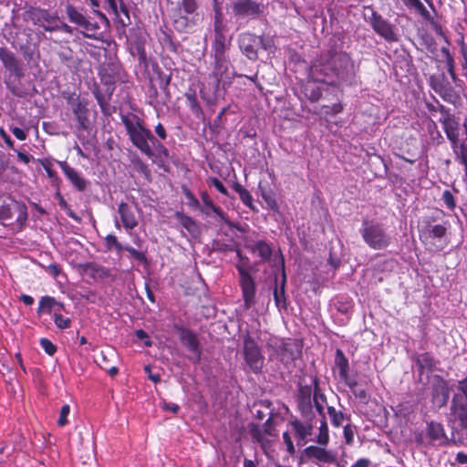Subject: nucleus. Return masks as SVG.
Segmentation results:
<instances>
[{"instance_id":"nucleus-13","label":"nucleus","mask_w":467,"mask_h":467,"mask_svg":"<svg viewBox=\"0 0 467 467\" xmlns=\"http://www.w3.org/2000/svg\"><path fill=\"white\" fill-rule=\"evenodd\" d=\"M177 331L181 343L191 353L188 359L193 364H199L202 360V348L197 335L184 327H177Z\"/></svg>"},{"instance_id":"nucleus-28","label":"nucleus","mask_w":467,"mask_h":467,"mask_svg":"<svg viewBox=\"0 0 467 467\" xmlns=\"http://www.w3.org/2000/svg\"><path fill=\"white\" fill-rule=\"evenodd\" d=\"M277 282V278L275 277V283ZM285 283H286V275L285 272V263L284 259H282V281L280 284V288L277 287V285L275 284V289H274V300L275 302V305L278 307L286 308V296H285Z\"/></svg>"},{"instance_id":"nucleus-26","label":"nucleus","mask_w":467,"mask_h":467,"mask_svg":"<svg viewBox=\"0 0 467 467\" xmlns=\"http://www.w3.org/2000/svg\"><path fill=\"white\" fill-rule=\"evenodd\" d=\"M82 267L83 271L93 280H104L111 275L109 268L94 262L87 263Z\"/></svg>"},{"instance_id":"nucleus-11","label":"nucleus","mask_w":467,"mask_h":467,"mask_svg":"<svg viewBox=\"0 0 467 467\" xmlns=\"http://www.w3.org/2000/svg\"><path fill=\"white\" fill-rule=\"evenodd\" d=\"M17 213L16 224L18 231H21L27 221V208L25 203L17 202L12 198H6L0 203V221L5 223V221L11 220L14 213Z\"/></svg>"},{"instance_id":"nucleus-59","label":"nucleus","mask_w":467,"mask_h":467,"mask_svg":"<svg viewBox=\"0 0 467 467\" xmlns=\"http://www.w3.org/2000/svg\"><path fill=\"white\" fill-rule=\"evenodd\" d=\"M156 74H157V78H158V83H159V87L160 88L165 90L168 88V86L170 85V82H171V78L169 76H166L161 68H157V70L155 71Z\"/></svg>"},{"instance_id":"nucleus-47","label":"nucleus","mask_w":467,"mask_h":467,"mask_svg":"<svg viewBox=\"0 0 467 467\" xmlns=\"http://www.w3.org/2000/svg\"><path fill=\"white\" fill-rule=\"evenodd\" d=\"M198 8V3L196 0H182L179 5L177 12L184 13L187 15H192Z\"/></svg>"},{"instance_id":"nucleus-30","label":"nucleus","mask_w":467,"mask_h":467,"mask_svg":"<svg viewBox=\"0 0 467 467\" xmlns=\"http://www.w3.org/2000/svg\"><path fill=\"white\" fill-rule=\"evenodd\" d=\"M335 365L338 368V371H339L338 374H339L340 379L342 380H344L345 382L349 380V377H348V370H349L348 359L345 356L344 352L341 349H339V348H337L336 350Z\"/></svg>"},{"instance_id":"nucleus-10","label":"nucleus","mask_w":467,"mask_h":467,"mask_svg":"<svg viewBox=\"0 0 467 467\" xmlns=\"http://www.w3.org/2000/svg\"><path fill=\"white\" fill-rule=\"evenodd\" d=\"M66 15L68 21L83 29L82 34L85 37L96 39V35L99 30V26L97 22L91 21L82 11L83 8L78 9L71 4L66 5Z\"/></svg>"},{"instance_id":"nucleus-6","label":"nucleus","mask_w":467,"mask_h":467,"mask_svg":"<svg viewBox=\"0 0 467 467\" xmlns=\"http://www.w3.org/2000/svg\"><path fill=\"white\" fill-rule=\"evenodd\" d=\"M449 421L455 430H467V379L459 382L449 414Z\"/></svg>"},{"instance_id":"nucleus-52","label":"nucleus","mask_w":467,"mask_h":467,"mask_svg":"<svg viewBox=\"0 0 467 467\" xmlns=\"http://www.w3.org/2000/svg\"><path fill=\"white\" fill-rule=\"evenodd\" d=\"M182 192L187 199V204L194 209L200 208V202L192 192L186 186H182Z\"/></svg>"},{"instance_id":"nucleus-16","label":"nucleus","mask_w":467,"mask_h":467,"mask_svg":"<svg viewBox=\"0 0 467 467\" xmlns=\"http://www.w3.org/2000/svg\"><path fill=\"white\" fill-rule=\"evenodd\" d=\"M234 16L238 18H257L263 14L261 4L254 0H238L232 6Z\"/></svg>"},{"instance_id":"nucleus-49","label":"nucleus","mask_w":467,"mask_h":467,"mask_svg":"<svg viewBox=\"0 0 467 467\" xmlns=\"http://www.w3.org/2000/svg\"><path fill=\"white\" fill-rule=\"evenodd\" d=\"M344 109V107L341 102L334 103L333 105H323L320 109V113L325 116H336L341 113Z\"/></svg>"},{"instance_id":"nucleus-20","label":"nucleus","mask_w":467,"mask_h":467,"mask_svg":"<svg viewBox=\"0 0 467 467\" xmlns=\"http://www.w3.org/2000/svg\"><path fill=\"white\" fill-rule=\"evenodd\" d=\"M0 61L11 76L16 78H22L24 77L20 61L17 59L15 53L5 47H0Z\"/></svg>"},{"instance_id":"nucleus-23","label":"nucleus","mask_w":467,"mask_h":467,"mask_svg":"<svg viewBox=\"0 0 467 467\" xmlns=\"http://www.w3.org/2000/svg\"><path fill=\"white\" fill-rule=\"evenodd\" d=\"M59 167L64 172L67 179L79 192H84L87 188V181L67 161H57Z\"/></svg>"},{"instance_id":"nucleus-32","label":"nucleus","mask_w":467,"mask_h":467,"mask_svg":"<svg viewBox=\"0 0 467 467\" xmlns=\"http://www.w3.org/2000/svg\"><path fill=\"white\" fill-rule=\"evenodd\" d=\"M253 253H257L262 262L270 261L273 254V248L269 243L264 240L254 242L251 247Z\"/></svg>"},{"instance_id":"nucleus-58","label":"nucleus","mask_w":467,"mask_h":467,"mask_svg":"<svg viewBox=\"0 0 467 467\" xmlns=\"http://www.w3.org/2000/svg\"><path fill=\"white\" fill-rule=\"evenodd\" d=\"M441 200L443 201L444 204L446 205V207L449 210L452 211L455 209L456 202H455V198L451 191L445 190L442 192Z\"/></svg>"},{"instance_id":"nucleus-57","label":"nucleus","mask_w":467,"mask_h":467,"mask_svg":"<svg viewBox=\"0 0 467 467\" xmlns=\"http://www.w3.org/2000/svg\"><path fill=\"white\" fill-rule=\"evenodd\" d=\"M69 412H70V406L68 404H65L61 407L60 411H59V416H58V419L57 421V423L59 427H64L67 424H68L67 417L69 415Z\"/></svg>"},{"instance_id":"nucleus-54","label":"nucleus","mask_w":467,"mask_h":467,"mask_svg":"<svg viewBox=\"0 0 467 467\" xmlns=\"http://www.w3.org/2000/svg\"><path fill=\"white\" fill-rule=\"evenodd\" d=\"M281 349V361L288 362L289 360H294L296 357L294 355L291 345L288 343H283L280 347Z\"/></svg>"},{"instance_id":"nucleus-9","label":"nucleus","mask_w":467,"mask_h":467,"mask_svg":"<svg viewBox=\"0 0 467 467\" xmlns=\"http://www.w3.org/2000/svg\"><path fill=\"white\" fill-rule=\"evenodd\" d=\"M242 354L250 372L258 375L265 367V356L255 339L247 333L244 337Z\"/></svg>"},{"instance_id":"nucleus-8","label":"nucleus","mask_w":467,"mask_h":467,"mask_svg":"<svg viewBox=\"0 0 467 467\" xmlns=\"http://www.w3.org/2000/svg\"><path fill=\"white\" fill-rule=\"evenodd\" d=\"M360 234L366 244L374 250L386 249L391 243V237L384 227L372 221H363Z\"/></svg>"},{"instance_id":"nucleus-27","label":"nucleus","mask_w":467,"mask_h":467,"mask_svg":"<svg viewBox=\"0 0 467 467\" xmlns=\"http://www.w3.org/2000/svg\"><path fill=\"white\" fill-rule=\"evenodd\" d=\"M427 433L431 442L442 445L448 441L443 426L439 422L431 421L427 428Z\"/></svg>"},{"instance_id":"nucleus-48","label":"nucleus","mask_w":467,"mask_h":467,"mask_svg":"<svg viewBox=\"0 0 467 467\" xmlns=\"http://www.w3.org/2000/svg\"><path fill=\"white\" fill-rule=\"evenodd\" d=\"M213 31L214 36L225 35V25L223 24V14L220 8L215 9Z\"/></svg>"},{"instance_id":"nucleus-36","label":"nucleus","mask_w":467,"mask_h":467,"mask_svg":"<svg viewBox=\"0 0 467 467\" xmlns=\"http://www.w3.org/2000/svg\"><path fill=\"white\" fill-rule=\"evenodd\" d=\"M21 78L11 79V76L5 79V84L7 89L17 98H25L27 93L20 81Z\"/></svg>"},{"instance_id":"nucleus-5","label":"nucleus","mask_w":467,"mask_h":467,"mask_svg":"<svg viewBox=\"0 0 467 467\" xmlns=\"http://www.w3.org/2000/svg\"><path fill=\"white\" fill-rule=\"evenodd\" d=\"M448 223L422 220L418 225L420 239L430 250L441 251L448 244Z\"/></svg>"},{"instance_id":"nucleus-1","label":"nucleus","mask_w":467,"mask_h":467,"mask_svg":"<svg viewBox=\"0 0 467 467\" xmlns=\"http://www.w3.org/2000/svg\"><path fill=\"white\" fill-rule=\"evenodd\" d=\"M356 77L353 59L345 51L331 47L322 51L311 63L308 78L328 84L351 83Z\"/></svg>"},{"instance_id":"nucleus-46","label":"nucleus","mask_w":467,"mask_h":467,"mask_svg":"<svg viewBox=\"0 0 467 467\" xmlns=\"http://www.w3.org/2000/svg\"><path fill=\"white\" fill-rule=\"evenodd\" d=\"M261 195L270 210L275 212L278 211L279 206L275 199V194L272 190H262Z\"/></svg>"},{"instance_id":"nucleus-7","label":"nucleus","mask_w":467,"mask_h":467,"mask_svg":"<svg viewBox=\"0 0 467 467\" xmlns=\"http://www.w3.org/2000/svg\"><path fill=\"white\" fill-rule=\"evenodd\" d=\"M213 70L210 74V78H213L216 88L222 87L223 89L231 86L234 78L245 77L254 84H257V72L254 76H246L244 74L231 73L229 71L230 62L227 56H213Z\"/></svg>"},{"instance_id":"nucleus-17","label":"nucleus","mask_w":467,"mask_h":467,"mask_svg":"<svg viewBox=\"0 0 467 467\" xmlns=\"http://www.w3.org/2000/svg\"><path fill=\"white\" fill-rule=\"evenodd\" d=\"M146 42V32L144 30L141 28H132L130 30L129 44L131 53L133 54V50H135L140 64H143L144 66H147L148 64L147 52L145 47Z\"/></svg>"},{"instance_id":"nucleus-34","label":"nucleus","mask_w":467,"mask_h":467,"mask_svg":"<svg viewBox=\"0 0 467 467\" xmlns=\"http://www.w3.org/2000/svg\"><path fill=\"white\" fill-rule=\"evenodd\" d=\"M56 306H58L60 308L63 307V304L57 302L55 297L44 296L38 302L37 315L41 316L44 313L50 314Z\"/></svg>"},{"instance_id":"nucleus-56","label":"nucleus","mask_w":467,"mask_h":467,"mask_svg":"<svg viewBox=\"0 0 467 467\" xmlns=\"http://www.w3.org/2000/svg\"><path fill=\"white\" fill-rule=\"evenodd\" d=\"M39 344L48 356H53L57 351V347L47 337L40 338Z\"/></svg>"},{"instance_id":"nucleus-37","label":"nucleus","mask_w":467,"mask_h":467,"mask_svg":"<svg viewBox=\"0 0 467 467\" xmlns=\"http://www.w3.org/2000/svg\"><path fill=\"white\" fill-rule=\"evenodd\" d=\"M191 25L192 22L186 15H183L181 12H176L173 15L172 26L176 31L180 33L187 32Z\"/></svg>"},{"instance_id":"nucleus-42","label":"nucleus","mask_w":467,"mask_h":467,"mask_svg":"<svg viewBox=\"0 0 467 467\" xmlns=\"http://www.w3.org/2000/svg\"><path fill=\"white\" fill-rule=\"evenodd\" d=\"M449 400V389L445 386H440L435 389L433 392V402L439 407L441 408L446 405Z\"/></svg>"},{"instance_id":"nucleus-15","label":"nucleus","mask_w":467,"mask_h":467,"mask_svg":"<svg viewBox=\"0 0 467 467\" xmlns=\"http://www.w3.org/2000/svg\"><path fill=\"white\" fill-rule=\"evenodd\" d=\"M28 16L35 26L43 27L48 32L57 31L59 18L56 13L53 14L47 9L35 7L29 11Z\"/></svg>"},{"instance_id":"nucleus-62","label":"nucleus","mask_w":467,"mask_h":467,"mask_svg":"<svg viewBox=\"0 0 467 467\" xmlns=\"http://www.w3.org/2000/svg\"><path fill=\"white\" fill-rule=\"evenodd\" d=\"M441 50L444 53L445 57H446V63H447V67H448V71H449L452 80L455 81L457 78H456V75H455L454 70H453V58L451 57V56L450 55L449 50L446 47H442Z\"/></svg>"},{"instance_id":"nucleus-35","label":"nucleus","mask_w":467,"mask_h":467,"mask_svg":"<svg viewBox=\"0 0 467 467\" xmlns=\"http://www.w3.org/2000/svg\"><path fill=\"white\" fill-rule=\"evenodd\" d=\"M119 13L123 15V17L118 16V26L117 30L119 35L126 34V27L131 24V19L130 16V10L128 6L124 4L122 0H119Z\"/></svg>"},{"instance_id":"nucleus-55","label":"nucleus","mask_w":467,"mask_h":467,"mask_svg":"<svg viewBox=\"0 0 467 467\" xmlns=\"http://www.w3.org/2000/svg\"><path fill=\"white\" fill-rule=\"evenodd\" d=\"M249 433L252 437V439L258 443H263L264 441V436L263 431L258 424L255 423H250L248 426Z\"/></svg>"},{"instance_id":"nucleus-39","label":"nucleus","mask_w":467,"mask_h":467,"mask_svg":"<svg viewBox=\"0 0 467 467\" xmlns=\"http://www.w3.org/2000/svg\"><path fill=\"white\" fill-rule=\"evenodd\" d=\"M174 216L182 224V226H183L189 233L193 234L197 231L198 226L192 217L184 214L182 212H176Z\"/></svg>"},{"instance_id":"nucleus-31","label":"nucleus","mask_w":467,"mask_h":467,"mask_svg":"<svg viewBox=\"0 0 467 467\" xmlns=\"http://www.w3.org/2000/svg\"><path fill=\"white\" fill-rule=\"evenodd\" d=\"M318 81L312 79V81H307L302 87V92L304 96L310 100L311 102H317L322 97L321 88L317 85ZM326 83L325 81H323Z\"/></svg>"},{"instance_id":"nucleus-21","label":"nucleus","mask_w":467,"mask_h":467,"mask_svg":"<svg viewBox=\"0 0 467 467\" xmlns=\"http://www.w3.org/2000/svg\"><path fill=\"white\" fill-rule=\"evenodd\" d=\"M301 458L306 460L316 459L323 463H336L337 454L332 451H328L323 446L310 445L304 449Z\"/></svg>"},{"instance_id":"nucleus-22","label":"nucleus","mask_w":467,"mask_h":467,"mask_svg":"<svg viewBox=\"0 0 467 467\" xmlns=\"http://www.w3.org/2000/svg\"><path fill=\"white\" fill-rule=\"evenodd\" d=\"M261 42L262 37H257L250 33L243 34L239 39L240 49L249 59L256 60L258 57V47Z\"/></svg>"},{"instance_id":"nucleus-41","label":"nucleus","mask_w":467,"mask_h":467,"mask_svg":"<svg viewBox=\"0 0 467 467\" xmlns=\"http://www.w3.org/2000/svg\"><path fill=\"white\" fill-rule=\"evenodd\" d=\"M327 414L331 424L336 428L342 426L345 420H349V417L345 415L342 411L337 410L333 406L327 407Z\"/></svg>"},{"instance_id":"nucleus-50","label":"nucleus","mask_w":467,"mask_h":467,"mask_svg":"<svg viewBox=\"0 0 467 467\" xmlns=\"http://www.w3.org/2000/svg\"><path fill=\"white\" fill-rule=\"evenodd\" d=\"M312 384L314 389L313 391V402L320 401V402H327V397L323 393L321 388L319 387V379L317 376H314L312 378Z\"/></svg>"},{"instance_id":"nucleus-29","label":"nucleus","mask_w":467,"mask_h":467,"mask_svg":"<svg viewBox=\"0 0 467 467\" xmlns=\"http://www.w3.org/2000/svg\"><path fill=\"white\" fill-rule=\"evenodd\" d=\"M233 190L238 193L239 198L244 205L248 207L253 212L257 213L258 209L254 204V199L250 192L244 188L240 182H234L232 184Z\"/></svg>"},{"instance_id":"nucleus-3","label":"nucleus","mask_w":467,"mask_h":467,"mask_svg":"<svg viewBox=\"0 0 467 467\" xmlns=\"http://www.w3.org/2000/svg\"><path fill=\"white\" fill-rule=\"evenodd\" d=\"M122 68L119 63L111 62L99 70L101 83L106 87L103 93L99 87H95L92 93L101 109V112L109 116L115 111V107L110 106L109 101L116 88V82L122 80Z\"/></svg>"},{"instance_id":"nucleus-2","label":"nucleus","mask_w":467,"mask_h":467,"mask_svg":"<svg viewBox=\"0 0 467 467\" xmlns=\"http://www.w3.org/2000/svg\"><path fill=\"white\" fill-rule=\"evenodd\" d=\"M120 119L130 142L142 154L150 159L155 156V150L158 157L168 158V149L144 126V120L140 117L129 113L121 115Z\"/></svg>"},{"instance_id":"nucleus-63","label":"nucleus","mask_w":467,"mask_h":467,"mask_svg":"<svg viewBox=\"0 0 467 467\" xmlns=\"http://www.w3.org/2000/svg\"><path fill=\"white\" fill-rule=\"evenodd\" d=\"M42 166H43L44 170L46 171L47 175L48 178H50L53 181H57L58 180L57 172L54 171L53 164H52V162L50 161H48V160L43 161H42Z\"/></svg>"},{"instance_id":"nucleus-18","label":"nucleus","mask_w":467,"mask_h":467,"mask_svg":"<svg viewBox=\"0 0 467 467\" xmlns=\"http://www.w3.org/2000/svg\"><path fill=\"white\" fill-rule=\"evenodd\" d=\"M305 421L294 419L289 421L298 446H303L308 441V437L313 434L314 418L303 417Z\"/></svg>"},{"instance_id":"nucleus-24","label":"nucleus","mask_w":467,"mask_h":467,"mask_svg":"<svg viewBox=\"0 0 467 467\" xmlns=\"http://www.w3.org/2000/svg\"><path fill=\"white\" fill-rule=\"evenodd\" d=\"M118 213L119 214L121 223L127 232L133 230L138 226V219L131 207L124 202L118 204Z\"/></svg>"},{"instance_id":"nucleus-4","label":"nucleus","mask_w":467,"mask_h":467,"mask_svg":"<svg viewBox=\"0 0 467 467\" xmlns=\"http://www.w3.org/2000/svg\"><path fill=\"white\" fill-rule=\"evenodd\" d=\"M236 254L239 262L235 265V267L239 275V286L242 291L244 308L249 310L256 303V285L250 274L249 258L244 255L239 249H236Z\"/></svg>"},{"instance_id":"nucleus-45","label":"nucleus","mask_w":467,"mask_h":467,"mask_svg":"<svg viewBox=\"0 0 467 467\" xmlns=\"http://www.w3.org/2000/svg\"><path fill=\"white\" fill-rule=\"evenodd\" d=\"M329 441L328 426L326 419H321L319 432L317 437V442L321 446L327 445Z\"/></svg>"},{"instance_id":"nucleus-43","label":"nucleus","mask_w":467,"mask_h":467,"mask_svg":"<svg viewBox=\"0 0 467 467\" xmlns=\"http://www.w3.org/2000/svg\"><path fill=\"white\" fill-rule=\"evenodd\" d=\"M131 163L133 165L134 170L142 174L146 180L149 182L151 181V173L148 165L138 156L134 157L131 160Z\"/></svg>"},{"instance_id":"nucleus-38","label":"nucleus","mask_w":467,"mask_h":467,"mask_svg":"<svg viewBox=\"0 0 467 467\" xmlns=\"http://www.w3.org/2000/svg\"><path fill=\"white\" fill-rule=\"evenodd\" d=\"M346 384L349 387L351 392L353 395L361 402L364 404H367L369 400V395L368 394L367 390L360 387L358 383L356 380H348Z\"/></svg>"},{"instance_id":"nucleus-14","label":"nucleus","mask_w":467,"mask_h":467,"mask_svg":"<svg viewBox=\"0 0 467 467\" xmlns=\"http://www.w3.org/2000/svg\"><path fill=\"white\" fill-rule=\"evenodd\" d=\"M67 103L70 106L71 110L78 122V130H87L89 127L88 119V102L85 99H81L76 93H70L65 97Z\"/></svg>"},{"instance_id":"nucleus-19","label":"nucleus","mask_w":467,"mask_h":467,"mask_svg":"<svg viewBox=\"0 0 467 467\" xmlns=\"http://www.w3.org/2000/svg\"><path fill=\"white\" fill-rule=\"evenodd\" d=\"M297 410L302 417L315 418L312 406V387L299 385L296 396Z\"/></svg>"},{"instance_id":"nucleus-44","label":"nucleus","mask_w":467,"mask_h":467,"mask_svg":"<svg viewBox=\"0 0 467 467\" xmlns=\"http://www.w3.org/2000/svg\"><path fill=\"white\" fill-rule=\"evenodd\" d=\"M410 9H414L424 20L431 21V12L420 0H410Z\"/></svg>"},{"instance_id":"nucleus-61","label":"nucleus","mask_w":467,"mask_h":467,"mask_svg":"<svg viewBox=\"0 0 467 467\" xmlns=\"http://www.w3.org/2000/svg\"><path fill=\"white\" fill-rule=\"evenodd\" d=\"M124 250L129 252L130 254L137 261L139 262H146L147 261V257L145 255V254L143 252H140L138 250H136L135 248L130 246V245H126L124 246Z\"/></svg>"},{"instance_id":"nucleus-51","label":"nucleus","mask_w":467,"mask_h":467,"mask_svg":"<svg viewBox=\"0 0 467 467\" xmlns=\"http://www.w3.org/2000/svg\"><path fill=\"white\" fill-rule=\"evenodd\" d=\"M105 245L108 250L114 248L117 252L124 250V246L118 241L117 237L113 234H108L105 237Z\"/></svg>"},{"instance_id":"nucleus-12","label":"nucleus","mask_w":467,"mask_h":467,"mask_svg":"<svg viewBox=\"0 0 467 467\" xmlns=\"http://www.w3.org/2000/svg\"><path fill=\"white\" fill-rule=\"evenodd\" d=\"M364 19L371 26L373 30L386 41H397L394 26L378 14L372 7L366 6Z\"/></svg>"},{"instance_id":"nucleus-64","label":"nucleus","mask_w":467,"mask_h":467,"mask_svg":"<svg viewBox=\"0 0 467 467\" xmlns=\"http://www.w3.org/2000/svg\"><path fill=\"white\" fill-rule=\"evenodd\" d=\"M283 441L286 446L287 452L293 456L296 453V448L288 431L283 433Z\"/></svg>"},{"instance_id":"nucleus-25","label":"nucleus","mask_w":467,"mask_h":467,"mask_svg":"<svg viewBox=\"0 0 467 467\" xmlns=\"http://www.w3.org/2000/svg\"><path fill=\"white\" fill-rule=\"evenodd\" d=\"M202 201L203 202V205L205 206L204 209L202 210V213L209 215V210L214 213L221 221H223L224 223L229 225L230 227H233V223L229 220L228 215L222 210L221 207L215 205L209 196V194L206 192H202L201 194Z\"/></svg>"},{"instance_id":"nucleus-53","label":"nucleus","mask_w":467,"mask_h":467,"mask_svg":"<svg viewBox=\"0 0 467 467\" xmlns=\"http://www.w3.org/2000/svg\"><path fill=\"white\" fill-rule=\"evenodd\" d=\"M54 323L59 329H67L71 327L72 321L69 317H64L61 314L55 313L53 315Z\"/></svg>"},{"instance_id":"nucleus-60","label":"nucleus","mask_w":467,"mask_h":467,"mask_svg":"<svg viewBox=\"0 0 467 467\" xmlns=\"http://www.w3.org/2000/svg\"><path fill=\"white\" fill-rule=\"evenodd\" d=\"M89 5L92 8L93 13L101 20L105 21L106 23H109V19L107 16L99 10L100 6L99 0H89Z\"/></svg>"},{"instance_id":"nucleus-33","label":"nucleus","mask_w":467,"mask_h":467,"mask_svg":"<svg viewBox=\"0 0 467 467\" xmlns=\"http://www.w3.org/2000/svg\"><path fill=\"white\" fill-rule=\"evenodd\" d=\"M231 45L230 39L225 35L214 36L212 43L213 56H227L226 52Z\"/></svg>"},{"instance_id":"nucleus-40","label":"nucleus","mask_w":467,"mask_h":467,"mask_svg":"<svg viewBox=\"0 0 467 467\" xmlns=\"http://www.w3.org/2000/svg\"><path fill=\"white\" fill-rule=\"evenodd\" d=\"M187 105L195 116L199 117L202 114V109L198 102L197 96L194 90H189L185 93Z\"/></svg>"}]
</instances>
